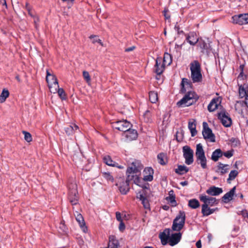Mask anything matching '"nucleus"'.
<instances>
[{"instance_id": "473e14b6", "label": "nucleus", "mask_w": 248, "mask_h": 248, "mask_svg": "<svg viewBox=\"0 0 248 248\" xmlns=\"http://www.w3.org/2000/svg\"><path fill=\"white\" fill-rule=\"evenodd\" d=\"M223 155V152L220 149H217L215 150L212 153L211 155V159L216 162L217 161L219 158L221 157Z\"/></svg>"}, {"instance_id": "cd10ccee", "label": "nucleus", "mask_w": 248, "mask_h": 248, "mask_svg": "<svg viewBox=\"0 0 248 248\" xmlns=\"http://www.w3.org/2000/svg\"><path fill=\"white\" fill-rule=\"evenodd\" d=\"M229 165L219 163L217 166V172L223 175L227 173L229 170Z\"/></svg>"}, {"instance_id": "4468645a", "label": "nucleus", "mask_w": 248, "mask_h": 248, "mask_svg": "<svg viewBox=\"0 0 248 248\" xmlns=\"http://www.w3.org/2000/svg\"><path fill=\"white\" fill-rule=\"evenodd\" d=\"M232 22L233 23L240 25L248 23V14L235 15L232 17Z\"/></svg>"}, {"instance_id": "f8f14e48", "label": "nucleus", "mask_w": 248, "mask_h": 248, "mask_svg": "<svg viewBox=\"0 0 248 248\" xmlns=\"http://www.w3.org/2000/svg\"><path fill=\"white\" fill-rule=\"evenodd\" d=\"M131 180H129L127 177L126 180L124 181V180L122 178H119L118 182L116 183V186H119L120 191L123 194H126L129 191V182Z\"/></svg>"}, {"instance_id": "052dcab7", "label": "nucleus", "mask_w": 248, "mask_h": 248, "mask_svg": "<svg viewBox=\"0 0 248 248\" xmlns=\"http://www.w3.org/2000/svg\"><path fill=\"white\" fill-rule=\"evenodd\" d=\"M34 22L36 26L37 23L39 21V17L37 16H33Z\"/></svg>"}, {"instance_id": "bf43d9fd", "label": "nucleus", "mask_w": 248, "mask_h": 248, "mask_svg": "<svg viewBox=\"0 0 248 248\" xmlns=\"http://www.w3.org/2000/svg\"><path fill=\"white\" fill-rule=\"evenodd\" d=\"M244 97H245V100L244 101V104L246 107L248 108V94Z\"/></svg>"}, {"instance_id": "a19ab883", "label": "nucleus", "mask_w": 248, "mask_h": 248, "mask_svg": "<svg viewBox=\"0 0 248 248\" xmlns=\"http://www.w3.org/2000/svg\"><path fill=\"white\" fill-rule=\"evenodd\" d=\"M149 100L152 103H155L158 100L157 93L155 91H151L149 93Z\"/></svg>"}, {"instance_id": "f3484780", "label": "nucleus", "mask_w": 248, "mask_h": 248, "mask_svg": "<svg viewBox=\"0 0 248 248\" xmlns=\"http://www.w3.org/2000/svg\"><path fill=\"white\" fill-rule=\"evenodd\" d=\"M162 58L160 57H158L156 59L154 70L157 75L161 74L165 69L166 65L163 63H162Z\"/></svg>"}, {"instance_id": "393cba45", "label": "nucleus", "mask_w": 248, "mask_h": 248, "mask_svg": "<svg viewBox=\"0 0 248 248\" xmlns=\"http://www.w3.org/2000/svg\"><path fill=\"white\" fill-rule=\"evenodd\" d=\"M198 47L201 50L203 53H208L210 51V46L209 44H207L204 40L200 39L198 42Z\"/></svg>"}, {"instance_id": "9b49d317", "label": "nucleus", "mask_w": 248, "mask_h": 248, "mask_svg": "<svg viewBox=\"0 0 248 248\" xmlns=\"http://www.w3.org/2000/svg\"><path fill=\"white\" fill-rule=\"evenodd\" d=\"M200 200L203 202L202 205H206L207 206H213L218 203V200L216 198L209 197L205 195H202L200 196Z\"/></svg>"}, {"instance_id": "a878e982", "label": "nucleus", "mask_w": 248, "mask_h": 248, "mask_svg": "<svg viewBox=\"0 0 248 248\" xmlns=\"http://www.w3.org/2000/svg\"><path fill=\"white\" fill-rule=\"evenodd\" d=\"M235 109L236 111L239 114H242L243 111L248 108L246 107L244 104V101H238L235 104Z\"/></svg>"}, {"instance_id": "7ed1b4c3", "label": "nucleus", "mask_w": 248, "mask_h": 248, "mask_svg": "<svg viewBox=\"0 0 248 248\" xmlns=\"http://www.w3.org/2000/svg\"><path fill=\"white\" fill-rule=\"evenodd\" d=\"M195 155L197 163L201 165L202 169H206L207 168V159L201 143H199L196 145Z\"/></svg>"}, {"instance_id": "603ef678", "label": "nucleus", "mask_w": 248, "mask_h": 248, "mask_svg": "<svg viewBox=\"0 0 248 248\" xmlns=\"http://www.w3.org/2000/svg\"><path fill=\"white\" fill-rule=\"evenodd\" d=\"M22 133L24 135V139L26 141L30 142L32 140L31 135L29 132L23 131Z\"/></svg>"}, {"instance_id": "5701e85b", "label": "nucleus", "mask_w": 248, "mask_h": 248, "mask_svg": "<svg viewBox=\"0 0 248 248\" xmlns=\"http://www.w3.org/2000/svg\"><path fill=\"white\" fill-rule=\"evenodd\" d=\"M218 210V208H210L209 206L205 205H202V213L203 216H208Z\"/></svg>"}, {"instance_id": "412c9836", "label": "nucleus", "mask_w": 248, "mask_h": 248, "mask_svg": "<svg viewBox=\"0 0 248 248\" xmlns=\"http://www.w3.org/2000/svg\"><path fill=\"white\" fill-rule=\"evenodd\" d=\"M154 170L151 167L146 168L143 171V180L145 181H151L153 179Z\"/></svg>"}, {"instance_id": "5fc2aeb1", "label": "nucleus", "mask_w": 248, "mask_h": 248, "mask_svg": "<svg viewBox=\"0 0 248 248\" xmlns=\"http://www.w3.org/2000/svg\"><path fill=\"white\" fill-rule=\"evenodd\" d=\"M103 176L107 180L111 181V182L113 181L114 179L113 176L110 174L109 172L103 173Z\"/></svg>"}, {"instance_id": "4d7b16f0", "label": "nucleus", "mask_w": 248, "mask_h": 248, "mask_svg": "<svg viewBox=\"0 0 248 248\" xmlns=\"http://www.w3.org/2000/svg\"><path fill=\"white\" fill-rule=\"evenodd\" d=\"M223 155H224L225 157L229 158L233 155V151H228L226 152L223 153Z\"/></svg>"}, {"instance_id": "13d9d810", "label": "nucleus", "mask_w": 248, "mask_h": 248, "mask_svg": "<svg viewBox=\"0 0 248 248\" xmlns=\"http://www.w3.org/2000/svg\"><path fill=\"white\" fill-rule=\"evenodd\" d=\"M119 229L121 232H123L125 229V225L123 221L120 222Z\"/></svg>"}, {"instance_id": "2f4dec72", "label": "nucleus", "mask_w": 248, "mask_h": 248, "mask_svg": "<svg viewBox=\"0 0 248 248\" xmlns=\"http://www.w3.org/2000/svg\"><path fill=\"white\" fill-rule=\"evenodd\" d=\"M170 230H166L160 234V238L163 245L166 244L167 241L169 242L170 238Z\"/></svg>"}, {"instance_id": "bb28decb", "label": "nucleus", "mask_w": 248, "mask_h": 248, "mask_svg": "<svg viewBox=\"0 0 248 248\" xmlns=\"http://www.w3.org/2000/svg\"><path fill=\"white\" fill-rule=\"evenodd\" d=\"M120 246L118 240L114 235H110L109 243L107 248H118Z\"/></svg>"}, {"instance_id": "e2e57ef3", "label": "nucleus", "mask_w": 248, "mask_h": 248, "mask_svg": "<svg viewBox=\"0 0 248 248\" xmlns=\"http://www.w3.org/2000/svg\"><path fill=\"white\" fill-rule=\"evenodd\" d=\"M196 247L197 248H202V243L200 240L198 241L196 244Z\"/></svg>"}, {"instance_id": "f03ea898", "label": "nucleus", "mask_w": 248, "mask_h": 248, "mask_svg": "<svg viewBox=\"0 0 248 248\" xmlns=\"http://www.w3.org/2000/svg\"><path fill=\"white\" fill-rule=\"evenodd\" d=\"M198 98L197 95L194 92H188L177 103L179 107H185L191 105Z\"/></svg>"}, {"instance_id": "6e6d98bb", "label": "nucleus", "mask_w": 248, "mask_h": 248, "mask_svg": "<svg viewBox=\"0 0 248 248\" xmlns=\"http://www.w3.org/2000/svg\"><path fill=\"white\" fill-rule=\"evenodd\" d=\"M125 217V215H124V216L122 217V215L120 212H117L116 213V218L117 220L119 222H122L123 220V218Z\"/></svg>"}, {"instance_id": "8fccbe9b", "label": "nucleus", "mask_w": 248, "mask_h": 248, "mask_svg": "<svg viewBox=\"0 0 248 248\" xmlns=\"http://www.w3.org/2000/svg\"><path fill=\"white\" fill-rule=\"evenodd\" d=\"M143 117L144 118V121L148 123L151 121V112L149 110H146L144 114H143Z\"/></svg>"}, {"instance_id": "4c0bfd02", "label": "nucleus", "mask_w": 248, "mask_h": 248, "mask_svg": "<svg viewBox=\"0 0 248 248\" xmlns=\"http://www.w3.org/2000/svg\"><path fill=\"white\" fill-rule=\"evenodd\" d=\"M157 159L158 162L162 165H166L167 161L166 158V155L164 153H160L157 155Z\"/></svg>"}, {"instance_id": "864d4df0", "label": "nucleus", "mask_w": 248, "mask_h": 248, "mask_svg": "<svg viewBox=\"0 0 248 248\" xmlns=\"http://www.w3.org/2000/svg\"><path fill=\"white\" fill-rule=\"evenodd\" d=\"M90 39H93V43L94 44L96 42L99 43L101 46H103V43L101 40L99 39H98L96 35H92L90 36Z\"/></svg>"}, {"instance_id": "1a4fd4ad", "label": "nucleus", "mask_w": 248, "mask_h": 248, "mask_svg": "<svg viewBox=\"0 0 248 248\" xmlns=\"http://www.w3.org/2000/svg\"><path fill=\"white\" fill-rule=\"evenodd\" d=\"M183 156L185 159V163L187 165H191L194 161V152L188 146L183 147Z\"/></svg>"}, {"instance_id": "338daca9", "label": "nucleus", "mask_w": 248, "mask_h": 248, "mask_svg": "<svg viewBox=\"0 0 248 248\" xmlns=\"http://www.w3.org/2000/svg\"><path fill=\"white\" fill-rule=\"evenodd\" d=\"M28 13L31 16H34L32 15V12H31V7H28Z\"/></svg>"}, {"instance_id": "3c124183", "label": "nucleus", "mask_w": 248, "mask_h": 248, "mask_svg": "<svg viewBox=\"0 0 248 248\" xmlns=\"http://www.w3.org/2000/svg\"><path fill=\"white\" fill-rule=\"evenodd\" d=\"M56 93H58L59 96L62 99H65L66 98V94L62 88H58L57 91Z\"/></svg>"}, {"instance_id": "4be33fe9", "label": "nucleus", "mask_w": 248, "mask_h": 248, "mask_svg": "<svg viewBox=\"0 0 248 248\" xmlns=\"http://www.w3.org/2000/svg\"><path fill=\"white\" fill-rule=\"evenodd\" d=\"M124 136L127 140H136L138 137V133L136 130L131 129V128L124 133Z\"/></svg>"}, {"instance_id": "a211bd4d", "label": "nucleus", "mask_w": 248, "mask_h": 248, "mask_svg": "<svg viewBox=\"0 0 248 248\" xmlns=\"http://www.w3.org/2000/svg\"><path fill=\"white\" fill-rule=\"evenodd\" d=\"M239 95L241 98H243L248 95V83L239 82Z\"/></svg>"}, {"instance_id": "58836bf2", "label": "nucleus", "mask_w": 248, "mask_h": 248, "mask_svg": "<svg viewBox=\"0 0 248 248\" xmlns=\"http://www.w3.org/2000/svg\"><path fill=\"white\" fill-rule=\"evenodd\" d=\"M188 206L192 209H196L200 207V203L196 199H191L188 201Z\"/></svg>"}, {"instance_id": "79ce46f5", "label": "nucleus", "mask_w": 248, "mask_h": 248, "mask_svg": "<svg viewBox=\"0 0 248 248\" xmlns=\"http://www.w3.org/2000/svg\"><path fill=\"white\" fill-rule=\"evenodd\" d=\"M9 91L6 89H3L0 95V102L3 103L6 100V99L9 96Z\"/></svg>"}, {"instance_id": "2eb2a0df", "label": "nucleus", "mask_w": 248, "mask_h": 248, "mask_svg": "<svg viewBox=\"0 0 248 248\" xmlns=\"http://www.w3.org/2000/svg\"><path fill=\"white\" fill-rule=\"evenodd\" d=\"M186 38L187 43L191 46H195L200 40L196 33L193 31L186 34Z\"/></svg>"}, {"instance_id": "b1692460", "label": "nucleus", "mask_w": 248, "mask_h": 248, "mask_svg": "<svg viewBox=\"0 0 248 248\" xmlns=\"http://www.w3.org/2000/svg\"><path fill=\"white\" fill-rule=\"evenodd\" d=\"M206 192L209 195L217 196L223 192V190L221 188L212 186L209 187Z\"/></svg>"}, {"instance_id": "ea45409f", "label": "nucleus", "mask_w": 248, "mask_h": 248, "mask_svg": "<svg viewBox=\"0 0 248 248\" xmlns=\"http://www.w3.org/2000/svg\"><path fill=\"white\" fill-rule=\"evenodd\" d=\"M238 174V171L236 170H231L229 174V177L227 179V182L231 183V181L233 180Z\"/></svg>"}, {"instance_id": "e433bc0d", "label": "nucleus", "mask_w": 248, "mask_h": 248, "mask_svg": "<svg viewBox=\"0 0 248 248\" xmlns=\"http://www.w3.org/2000/svg\"><path fill=\"white\" fill-rule=\"evenodd\" d=\"M171 62H172L171 56L168 53H165V54L164 55L163 63L165 65L168 66V65H170Z\"/></svg>"}, {"instance_id": "20e7f679", "label": "nucleus", "mask_w": 248, "mask_h": 248, "mask_svg": "<svg viewBox=\"0 0 248 248\" xmlns=\"http://www.w3.org/2000/svg\"><path fill=\"white\" fill-rule=\"evenodd\" d=\"M46 81L48 83L50 91L52 93H56L59 87L58 81L56 76L48 70H46Z\"/></svg>"}, {"instance_id": "09e8293b", "label": "nucleus", "mask_w": 248, "mask_h": 248, "mask_svg": "<svg viewBox=\"0 0 248 248\" xmlns=\"http://www.w3.org/2000/svg\"><path fill=\"white\" fill-rule=\"evenodd\" d=\"M83 77L84 79L86 80L88 85L91 83V77L88 72L84 71L83 72Z\"/></svg>"}, {"instance_id": "72a5a7b5", "label": "nucleus", "mask_w": 248, "mask_h": 248, "mask_svg": "<svg viewBox=\"0 0 248 248\" xmlns=\"http://www.w3.org/2000/svg\"><path fill=\"white\" fill-rule=\"evenodd\" d=\"M139 191L137 194V198H147L148 191L149 190L145 186H144V187Z\"/></svg>"}, {"instance_id": "de8ad7c7", "label": "nucleus", "mask_w": 248, "mask_h": 248, "mask_svg": "<svg viewBox=\"0 0 248 248\" xmlns=\"http://www.w3.org/2000/svg\"><path fill=\"white\" fill-rule=\"evenodd\" d=\"M145 209L150 208V204L147 198H139Z\"/></svg>"}, {"instance_id": "37998d69", "label": "nucleus", "mask_w": 248, "mask_h": 248, "mask_svg": "<svg viewBox=\"0 0 248 248\" xmlns=\"http://www.w3.org/2000/svg\"><path fill=\"white\" fill-rule=\"evenodd\" d=\"M103 160L105 163L108 166H115V162H114L109 155H106L103 157Z\"/></svg>"}, {"instance_id": "c85d7f7f", "label": "nucleus", "mask_w": 248, "mask_h": 248, "mask_svg": "<svg viewBox=\"0 0 248 248\" xmlns=\"http://www.w3.org/2000/svg\"><path fill=\"white\" fill-rule=\"evenodd\" d=\"M236 187L234 186L229 192L226 193L222 197L223 200L225 203H227L232 199L235 193Z\"/></svg>"}, {"instance_id": "680f3d73", "label": "nucleus", "mask_w": 248, "mask_h": 248, "mask_svg": "<svg viewBox=\"0 0 248 248\" xmlns=\"http://www.w3.org/2000/svg\"><path fill=\"white\" fill-rule=\"evenodd\" d=\"M245 65L241 64L240 65L239 70L240 71V73H244V69Z\"/></svg>"}, {"instance_id": "aec40b11", "label": "nucleus", "mask_w": 248, "mask_h": 248, "mask_svg": "<svg viewBox=\"0 0 248 248\" xmlns=\"http://www.w3.org/2000/svg\"><path fill=\"white\" fill-rule=\"evenodd\" d=\"M75 216L77 221L78 223L83 232H87V228L86 226H85L84 218L81 214L78 213V212H76V214H75Z\"/></svg>"}, {"instance_id": "0eeeda50", "label": "nucleus", "mask_w": 248, "mask_h": 248, "mask_svg": "<svg viewBox=\"0 0 248 248\" xmlns=\"http://www.w3.org/2000/svg\"><path fill=\"white\" fill-rule=\"evenodd\" d=\"M142 168L143 167L139 161H135L132 162L127 169V177L129 180H131L132 177H134V175L142 170Z\"/></svg>"}, {"instance_id": "39448f33", "label": "nucleus", "mask_w": 248, "mask_h": 248, "mask_svg": "<svg viewBox=\"0 0 248 248\" xmlns=\"http://www.w3.org/2000/svg\"><path fill=\"white\" fill-rule=\"evenodd\" d=\"M186 220L185 212L180 211L173 220L172 229L174 231H180L184 226Z\"/></svg>"}, {"instance_id": "0e129e2a", "label": "nucleus", "mask_w": 248, "mask_h": 248, "mask_svg": "<svg viewBox=\"0 0 248 248\" xmlns=\"http://www.w3.org/2000/svg\"><path fill=\"white\" fill-rule=\"evenodd\" d=\"M167 11H168L167 10H164V11H163V12H164V16L166 18L169 19V18H170V16L167 15Z\"/></svg>"}, {"instance_id": "a18cd8bd", "label": "nucleus", "mask_w": 248, "mask_h": 248, "mask_svg": "<svg viewBox=\"0 0 248 248\" xmlns=\"http://www.w3.org/2000/svg\"><path fill=\"white\" fill-rule=\"evenodd\" d=\"M247 78V76L244 74V73H240L237 78V84H239V82H247L245 80Z\"/></svg>"}, {"instance_id": "6ab92c4d", "label": "nucleus", "mask_w": 248, "mask_h": 248, "mask_svg": "<svg viewBox=\"0 0 248 248\" xmlns=\"http://www.w3.org/2000/svg\"><path fill=\"white\" fill-rule=\"evenodd\" d=\"M221 103V99L219 97L213 98L208 106V110L212 112L217 109Z\"/></svg>"}, {"instance_id": "49530a36", "label": "nucleus", "mask_w": 248, "mask_h": 248, "mask_svg": "<svg viewBox=\"0 0 248 248\" xmlns=\"http://www.w3.org/2000/svg\"><path fill=\"white\" fill-rule=\"evenodd\" d=\"M181 85L182 86L181 91L183 92H185L186 91V89H185V86H190V84L187 78H183L182 81Z\"/></svg>"}, {"instance_id": "9d476101", "label": "nucleus", "mask_w": 248, "mask_h": 248, "mask_svg": "<svg viewBox=\"0 0 248 248\" xmlns=\"http://www.w3.org/2000/svg\"><path fill=\"white\" fill-rule=\"evenodd\" d=\"M202 135L205 140L213 142L215 141V136L213 133L212 130L208 126L206 122L203 123Z\"/></svg>"}, {"instance_id": "dca6fc26", "label": "nucleus", "mask_w": 248, "mask_h": 248, "mask_svg": "<svg viewBox=\"0 0 248 248\" xmlns=\"http://www.w3.org/2000/svg\"><path fill=\"white\" fill-rule=\"evenodd\" d=\"M182 237V233L180 232L172 233L169 239V244L171 246H173L178 244Z\"/></svg>"}, {"instance_id": "6e6552de", "label": "nucleus", "mask_w": 248, "mask_h": 248, "mask_svg": "<svg viewBox=\"0 0 248 248\" xmlns=\"http://www.w3.org/2000/svg\"><path fill=\"white\" fill-rule=\"evenodd\" d=\"M112 126L113 128L123 131L124 133L132 127V124L126 120H123L113 122Z\"/></svg>"}, {"instance_id": "ddd939ff", "label": "nucleus", "mask_w": 248, "mask_h": 248, "mask_svg": "<svg viewBox=\"0 0 248 248\" xmlns=\"http://www.w3.org/2000/svg\"><path fill=\"white\" fill-rule=\"evenodd\" d=\"M218 118L225 127H228L231 125L232 119L228 113L221 111L218 113Z\"/></svg>"}, {"instance_id": "423d86ee", "label": "nucleus", "mask_w": 248, "mask_h": 248, "mask_svg": "<svg viewBox=\"0 0 248 248\" xmlns=\"http://www.w3.org/2000/svg\"><path fill=\"white\" fill-rule=\"evenodd\" d=\"M69 200L72 205H76L78 203V196L77 191V186L75 182L69 184Z\"/></svg>"}, {"instance_id": "7c9ffc66", "label": "nucleus", "mask_w": 248, "mask_h": 248, "mask_svg": "<svg viewBox=\"0 0 248 248\" xmlns=\"http://www.w3.org/2000/svg\"><path fill=\"white\" fill-rule=\"evenodd\" d=\"M188 127L190 131L191 136L192 137L195 136L197 133L196 129V124L195 120L191 119L189 121Z\"/></svg>"}, {"instance_id": "f704fd0d", "label": "nucleus", "mask_w": 248, "mask_h": 248, "mask_svg": "<svg viewBox=\"0 0 248 248\" xmlns=\"http://www.w3.org/2000/svg\"><path fill=\"white\" fill-rule=\"evenodd\" d=\"M188 171V168L184 165H179L178 168L175 170V172L180 175H183L186 173Z\"/></svg>"}, {"instance_id": "c9c22d12", "label": "nucleus", "mask_w": 248, "mask_h": 248, "mask_svg": "<svg viewBox=\"0 0 248 248\" xmlns=\"http://www.w3.org/2000/svg\"><path fill=\"white\" fill-rule=\"evenodd\" d=\"M78 129V125L73 124V125H69L65 128V131L68 135H72L74 131Z\"/></svg>"}, {"instance_id": "c756f323", "label": "nucleus", "mask_w": 248, "mask_h": 248, "mask_svg": "<svg viewBox=\"0 0 248 248\" xmlns=\"http://www.w3.org/2000/svg\"><path fill=\"white\" fill-rule=\"evenodd\" d=\"M166 200L168 202H170L172 206H176L177 203L175 200V195L172 190H171L169 192V196L166 198Z\"/></svg>"}, {"instance_id": "69168bd1", "label": "nucleus", "mask_w": 248, "mask_h": 248, "mask_svg": "<svg viewBox=\"0 0 248 248\" xmlns=\"http://www.w3.org/2000/svg\"><path fill=\"white\" fill-rule=\"evenodd\" d=\"M135 46H131V47L127 48L125 49V51L129 52V51H132L135 49Z\"/></svg>"}, {"instance_id": "c03bdc74", "label": "nucleus", "mask_w": 248, "mask_h": 248, "mask_svg": "<svg viewBox=\"0 0 248 248\" xmlns=\"http://www.w3.org/2000/svg\"><path fill=\"white\" fill-rule=\"evenodd\" d=\"M133 180L134 183L141 187H144L145 186L144 185H142L141 182V180L140 178L137 176V174L134 175V177H132L131 180Z\"/></svg>"}, {"instance_id": "f257e3e1", "label": "nucleus", "mask_w": 248, "mask_h": 248, "mask_svg": "<svg viewBox=\"0 0 248 248\" xmlns=\"http://www.w3.org/2000/svg\"><path fill=\"white\" fill-rule=\"evenodd\" d=\"M191 78L193 83H199L202 81L201 65L198 61H194L190 64Z\"/></svg>"}, {"instance_id": "774afa93", "label": "nucleus", "mask_w": 248, "mask_h": 248, "mask_svg": "<svg viewBox=\"0 0 248 248\" xmlns=\"http://www.w3.org/2000/svg\"><path fill=\"white\" fill-rule=\"evenodd\" d=\"M180 185H182V186H186L188 185V182L186 181L181 182L180 183Z\"/></svg>"}]
</instances>
